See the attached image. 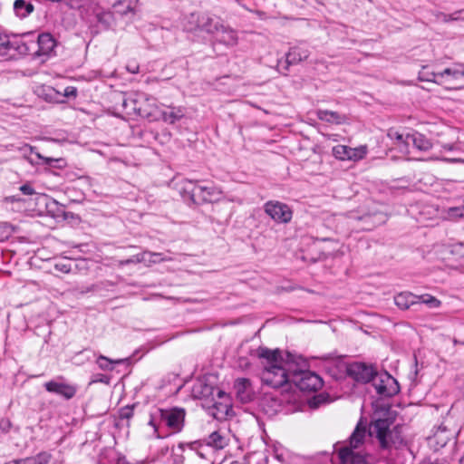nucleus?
I'll list each match as a JSON object with an SVG mask.
<instances>
[{"mask_svg": "<svg viewBox=\"0 0 464 464\" xmlns=\"http://www.w3.org/2000/svg\"><path fill=\"white\" fill-rule=\"evenodd\" d=\"M258 356L266 361L261 373V381L265 385L277 389L287 382H291V375H288L286 370L283 367L278 350L272 351L267 348H259Z\"/></svg>", "mask_w": 464, "mask_h": 464, "instance_id": "1", "label": "nucleus"}, {"mask_svg": "<svg viewBox=\"0 0 464 464\" xmlns=\"http://www.w3.org/2000/svg\"><path fill=\"white\" fill-rule=\"evenodd\" d=\"M393 424V418L386 411L383 417L373 418L369 427V435L374 437L382 450H389L392 447H398L403 443V438L399 426L391 428Z\"/></svg>", "mask_w": 464, "mask_h": 464, "instance_id": "2", "label": "nucleus"}, {"mask_svg": "<svg viewBox=\"0 0 464 464\" xmlns=\"http://www.w3.org/2000/svg\"><path fill=\"white\" fill-rule=\"evenodd\" d=\"M180 193L184 199H189L193 203L211 202L218 200L222 191L216 186H197L191 180L182 181Z\"/></svg>", "mask_w": 464, "mask_h": 464, "instance_id": "3", "label": "nucleus"}, {"mask_svg": "<svg viewBox=\"0 0 464 464\" xmlns=\"http://www.w3.org/2000/svg\"><path fill=\"white\" fill-rule=\"evenodd\" d=\"M185 411L180 408L172 409H157L150 414L149 425H150L155 432L158 430L157 422L165 424L168 428L174 432H179L182 430L184 425Z\"/></svg>", "mask_w": 464, "mask_h": 464, "instance_id": "4", "label": "nucleus"}, {"mask_svg": "<svg viewBox=\"0 0 464 464\" xmlns=\"http://www.w3.org/2000/svg\"><path fill=\"white\" fill-rule=\"evenodd\" d=\"M291 382L303 392H316L323 386L322 378L310 371H300L292 373Z\"/></svg>", "mask_w": 464, "mask_h": 464, "instance_id": "5", "label": "nucleus"}, {"mask_svg": "<svg viewBox=\"0 0 464 464\" xmlns=\"http://www.w3.org/2000/svg\"><path fill=\"white\" fill-rule=\"evenodd\" d=\"M372 382L377 393L382 397H392L400 392L397 380L387 372H377Z\"/></svg>", "mask_w": 464, "mask_h": 464, "instance_id": "6", "label": "nucleus"}, {"mask_svg": "<svg viewBox=\"0 0 464 464\" xmlns=\"http://www.w3.org/2000/svg\"><path fill=\"white\" fill-rule=\"evenodd\" d=\"M264 211L276 223L287 224L293 217L291 208L277 200L267 201L264 205Z\"/></svg>", "mask_w": 464, "mask_h": 464, "instance_id": "7", "label": "nucleus"}, {"mask_svg": "<svg viewBox=\"0 0 464 464\" xmlns=\"http://www.w3.org/2000/svg\"><path fill=\"white\" fill-rule=\"evenodd\" d=\"M457 431L450 429L446 421L442 422L429 437V444L435 451L444 448L450 441L454 440Z\"/></svg>", "mask_w": 464, "mask_h": 464, "instance_id": "8", "label": "nucleus"}, {"mask_svg": "<svg viewBox=\"0 0 464 464\" xmlns=\"http://www.w3.org/2000/svg\"><path fill=\"white\" fill-rule=\"evenodd\" d=\"M44 387L48 392L59 395L65 400L72 399L77 392V386L64 382L62 376L46 382Z\"/></svg>", "mask_w": 464, "mask_h": 464, "instance_id": "9", "label": "nucleus"}, {"mask_svg": "<svg viewBox=\"0 0 464 464\" xmlns=\"http://www.w3.org/2000/svg\"><path fill=\"white\" fill-rule=\"evenodd\" d=\"M347 373L354 381L367 383L372 381L377 371L364 362H353L348 365Z\"/></svg>", "mask_w": 464, "mask_h": 464, "instance_id": "10", "label": "nucleus"}, {"mask_svg": "<svg viewBox=\"0 0 464 464\" xmlns=\"http://www.w3.org/2000/svg\"><path fill=\"white\" fill-rule=\"evenodd\" d=\"M310 52L307 48L302 46H294L289 49V51L285 54V60L278 61L277 67L284 74H286V72L289 69V66L292 64H297L298 63L308 58Z\"/></svg>", "mask_w": 464, "mask_h": 464, "instance_id": "11", "label": "nucleus"}, {"mask_svg": "<svg viewBox=\"0 0 464 464\" xmlns=\"http://www.w3.org/2000/svg\"><path fill=\"white\" fill-rule=\"evenodd\" d=\"M30 46L21 39L10 40L9 36L0 30V54L7 55L11 51H16L19 54L25 55L30 51Z\"/></svg>", "mask_w": 464, "mask_h": 464, "instance_id": "12", "label": "nucleus"}, {"mask_svg": "<svg viewBox=\"0 0 464 464\" xmlns=\"http://www.w3.org/2000/svg\"><path fill=\"white\" fill-rule=\"evenodd\" d=\"M30 46V51L27 54L34 51L38 56L49 54L55 46V41L51 34L44 33L38 35L37 42L31 41L26 43Z\"/></svg>", "mask_w": 464, "mask_h": 464, "instance_id": "13", "label": "nucleus"}, {"mask_svg": "<svg viewBox=\"0 0 464 464\" xmlns=\"http://www.w3.org/2000/svg\"><path fill=\"white\" fill-rule=\"evenodd\" d=\"M234 390L237 399L242 403H247L254 400L255 392L249 379L237 378L234 382Z\"/></svg>", "mask_w": 464, "mask_h": 464, "instance_id": "14", "label": "nucleus"}, {"mask_svg": "<svg viewBox=\"0 0 464 464\" xmlns=\"http://www.w3.org/2000/svg\"><path fill=\"white\" fill-rule=\"evenodd\" d=\"M223 22L220 18L211 16L208 14H203L198 16L197 27L206 32L208 34L215 36L220 28H222Z\"/></svg>", "mask_w": 464, "mask_h": 464, "instance_id": "15", "label": "nucleus"}, {"mask_svg": "<svg viewBox=\"0 0 464 464\" xmlns=\"http://www.w3.org/2000/svg\"><path fill=\"white\" fill-rule=\"evenodd\" d=\"M462 74V65L446 68L439 72L437 84L443 85L448 89H455L456 87L452 86L451 83L461 79Z\"/></svg>", "mask_w": 464, "mask_h": 464, "instance_id": "16", "label": "nucleus"}, {"mask_svg": "<svg viewBox=\"0 0 464 464\" xmlns=\"http://www.w3.org/2000/svg\"><path fill=\"white\" fill-rule=\"evenodd\" d=\"M168 258L164 257L161 253L144 251L142 253L134 255L129 259L121 261V265H129V264H138L143 263L147 266H150L151 264H156L162 261H167Z\"/></svg>", "mask_w": 464, "mask_h": 464, "instance_id": "17", "label": "nucleus"}, {"mask_svg": "<svg viewBox=\"0 0 464 464\" xmlns=\"http://www.w3.org/2000/svg\"><path fill=\"white\" fill-rule=\"evenodd\" d=\"M215 40L228 47H233L237 44L238 36L236 30L230 26L222 24V28L214 36Z\"/></svg>", "mask_w": 464, "mask_h": 464, "instance_id": "18", "label": "nucleus"}, {"mask_svg": "<svg viewBox=\"0 0 464 464\" xmlns=\"http://www.w3.org/2000/svg\"><path fill=\"white\" fill-rule=\"evenodd\" d=\"M338 456L343 464H368L364 456L355 453L348 447L341 448L338 451Z\"/></svg>", "mask_w": 464, "mask_h": 464, "instance_id": "19", "label": "nucleus"}, {"mask_svg": "<svg viewBox=\"0 0 464 464\" xmlns=\"http://www.w3.org/2000/svg\"><path fill=\"white\" fill-rule=\"evenodd\" d=\"M52 458L50 452L41 451L35 456L13 459L5 464H49Z\"/></svg>", "mask_w": 464, "mask_h": 464, "instance_id": "20", "label": "nucleus"}, {"mask_svg": "<svg viewBox=\"0 0 464 464\" xmlns=\"http://www.w3.org/2000/svg\"><path fill=\"white\" fill-rule=\"evenodd\" d=\"M169 111H162L160 115L163 121L174 124L185 117L186 109L182 106H169Z\"/></svg>", "mask_w": 464, "mask_h": 464, "instance_id": "21", "label": "nucleus"}, {"mask_svg": "<svg viewBox=\"0 0 464 464\" xmlns=\"http://www.w3.org/2000/svg\"><path fill=\"white\" fill-rule=\"evenodd\" d=\"M410 144L420 151H427L432 146L431 142L420 132L408 133V147Z\"/></svg>", "mask_w": 464, "mask_h": 464, "instance_id": "22", "label": "nucleus"}, {"mask_svg": "<svg viewBox=\"0 0 464 464\" xmlns=\"http://www.w3.org/2000/svg\"><path fill=\"white\" fill-rule=\"evenodd\" d=\"M316 116L319 120L329 123L341 124L346 121L345 115L327 110L316 111Z\"/></svg>", "mask_w": 464, "mask_h": 464, "instance_id": "23", "label": "nucleus"}, {"mask_svg": "<svg viewBox=\"0 0 464 464\" xmlns=\"http://www.w3.org/2000/svg\"><path fill=\"white\" fill-rule=\"evenodd\" d=\"M387 137L396 141V145L400 148L401 152L409 153L408 151V133L403 134L399 130L392 128L387 131Z\"/></svg>", "mask_w": 464, "mask_h": 464, "instance_id": "24", "label": "nucleus"}, {"mask_svg": "<svg viewBox=\"0 0 464 464\" xmlns=\"http://www.w3.org/2000/svg\"><path fill=\"white\" fill-rule=\"evenodd\" d=\"M365 435L366 427L359 423L350 437L349 448L352 449L353 450L358 449L363 443Z\"/></svg>", "mask_w": 464, "mask_h": 464, "instance_id": "25", "label": "nucleus"}, {"mask_svg": "<svg viewBox=\"0 0 464 464\" xmlns=\"http://www.w3.org/2000/svg\"><path fill=\"white\" fill-rule=\"evenodd\" d=\"M416 299V295L411 293L404 292L395 295L394 303L399 308L406 310L410 308L411 305L417 303Z\"/></svg>", "mask_w": 464, "mask_h": 464, "instance_id": "26", "label": "nucleus"}, {"mask_svg": "<svg viewBox=\"0 0 464 464\" xmlns=\"http://www.w3.org/2000/svg\"><path fill=\"white\" fill-rule=\"evenodd\" d=\"M34 10V6L31 2L25 0H15L14 3V11L15 14L21 18L27 17Z\"/></svg>", "mask_w": 464, "mask_h": 464, "instance_id": "27", "label": "nucleus"}, {"mask_svg": "<svg viewBox=\"0 0 464 464\" xmlns=\"http://www.w3.org/2000/svg\"><path fill=\"white\" fill-rule=\"evenodd\" d=\"M206 443L216 450H221L227 445V439L220 431H214L206 439Z\"/></svg>", "mask_w": 464, "mask_h": 464, "instance_id": "28", "label": "nucleus"}, {"mask_svg": "<svg viewBox=\"0 0 464 464\" xmlns=\"http://www.w3.org/2000/svg\"><path fill=\"white\" fill-rule=\"evenodd\" d=\"M123 362V359L112 360L103 355L98 356L96 360L99 368L103 371H112L115 364H121Z\"/></svg>", "mask_w": 464, "mask_h": 464, "instance_id": "29", "label": "nucleus"}, {"mask_svg": "<svg viewBox=\"0 0 464 464\" xmlns=\"http://www.w3.org/2000/svg\"><path fill=\"white\" fill-rule=\"evenodd\" d=\"M35 156L42 160L43 163L56 169H63L66 166V162L63 158H49L44 157L39 152H34Z\"/></svg>", "mask_w": 464, "mask_h": 464, "instance_id": "30", "label": "nucleus"}, {"mask_svg": "<svg viewBox=\"0 0 464 464\" xmlns=\"http://www.w3.org/2000/svg\"><path fill=\"white\" fill-rule=\"evenodd\" d=\"M113 8L116 13L122 15L128 14L133 12V1L132 0H118L114 5Z\"/></svg>", "mask_w": 464, "mask_h": 464, "instance_id": "31", "label": "nucleus"}, {"mask_svg": "<svg viewBox=\"0 0 464 464\" xmlns=\"http://www.w3.org/2000/svg\"><path fill=\"white\" fill-rule=\"evenodd\" d=\"M464 11H456L450 14H447L442 12H432V14L434 15L436 21H440L443 23H448L450 21H457L461 19V14Z\"/></svg>", "mask_w": 464, "mask_h": 464, "instance_id": "32", "label": "nucleus"}, {"mask_svg": "<svg viewBox=\"0 0 464 464\" xmlns=\"http://www.w3.org/2000/svg\"><path fill=\"white\" fill-rule=\"evenodd\" d=\"M97 21L103 25L105 29L110 28L114 24L113 14L110 11H102L96 14Z\"/></svg>", "mask_w": 464, "mask_h": 464, "instance_id": "33", "label": "nucleus"}, {"mask_svg": "<svg viewBox=\"0 0 464 464\" xmlns=\"http://www.w3.org/2000/svg\"><path fill=\"white\" fill-rule=\"evenodd\" d=\"M438 76L439 72L431 71L429 66H423L419 72V79L422 82H432L437 83Z\"/></svg>", "mask_w": 464, "mask_h": 464, "instance_id": "34", "label": "nucleus"}, {"mask_svg": "<svg viewBox=\"0 0 464 464\" xmlns=\"http://www.w3.org/2000/svg\"><path fill=\"white\" fill-rule=\"evenodd\" d=\"M350 147L345 145H336L333 148V155L341 160H350Z\"/></svg>", "mask_w": 464, "mask_h": 464, "instance_id": "35", "label": "nucleus"}, {"mask_svg": "<svg viewBox=\"0 0 464 464\" xmlns=\"http://www.w3.org/2000/svg\"><path fill=\"white\" fill-rule=\"evenodd\" d=\"M367 146L362 145L356 148L350 147V160L357 161L363 159L367 154Z\"/></svg>", "mask_w": 464, "mask_h": 464, "instance_id": "36", "label": "nucleus"}, {"mask_svg": "<svg viewBox=\"0 0 464 464\" xmlns=\"http://www.w3.org/2000/svg\"><path fill=\"white\" fill-rule=\"evenodd\" d=\"M447 215L449 218H459L464 217V206L459 207H452L450 208L447 211Z\"/></svg>", "mask_w": 464, "mask_h": 464, "instance_id": "37", "label": "nucleus"}, {"mask_svg": "<svg viewBox=\"0 0 464 464\" xmlns=\"http://www.w3.org/2000/svg\"><path fill=\"white\" fill-rule=\"evenodd\" d=\"M417 299H420V303L427 304L431 307H438L440 304V302L437 298L428 295L417 296Z\"/></svg>", "mask_w": 464, "mask_h": 464, "instance_id": "38", "label": "nucleus"}, {"mask_svg": "<svg viewBox=\"0 0 464 464\" xmlns=\"http://www.w3.org/2000/svg\"><path fill=\"white\" fill-rule=\"evenodd\" d=\"M122 106L124 109H129L130 111H132L134 112L140 113V109L136 106V100L133 98H126L122 101Z\"/></svg>", "mask_w": 464, "mask_h": 464, "instance_id": "39", "label": "nucleus"}, {"mask_svg": "<svg viewBox=\"0 0 464 464\" xmlns=\"http://www.w3.org/2000/svg\"><path fill=\"white\" fill-rule=\"evenodd\" d=\"M1 239L7 238L13 233V227L8 223L0 224Z\"/></svg>", "mask_w": 464, "mask_h": 464, "instance_id": "40", "label": "nucleus"}, {"mask_svg": "<svg viewBox=\"0 0 464 464\" xmlns=\"http://www.w3.org/2000/svg\"><path fill=\"white\" fill-rule=\"evenodd\" d=\"M419 464H449L445 459H431L427 458L421 460Z\"/></svg>", "mask_w": 464, "mask_h": 464, "instance_id": "41", "label": "nucleus"}, {"mask_svg": "<svg viewBox=\"0 0 464 464\" xmlns=\"http://www.w3.org/2000/svg\"><path fill=\"white\" fill-rule=\"evenodd\" d=\"M19 189L24 195H27V196H31L35 193L34 188L28 183L22 185L19 188Z\"/></svg>", "mask_w": 464, "mask_h": 464, "instance_id": "42", "label": "nucleus"}, {"mask_svg": "<svg viewBox=\"0 0 464 464\" xmlns=\"http://www.w3.org/2000/svg\"><path fill=\"white\" fill-rule=\"evenodd\" d=\"M12 427V423L10 421V420L8 419H1L0 420V430L5 432V433H7L10 429Z\"/></svg>", "mask_w": 464, "mask_h": 464, "instance_id": "43", "label": "nucleus"}, {"mask_svg": "<svg viewBox=\"0 0 464 464\" xmlns=\"http://www.w3.org/2000/svg\"><path fill=\"white\" fill-rule=\"evenodd\" d=\"M250 363L246 358H239L238 359V367L242 370H246L249 367Z\"/></svg>", "mask_w": 464, "mask_h": 464, "instance_id": "44", "label": "nucleus"}, {"mask_svg": "<svg viewBox=\"0 0 464 464\" xmlns=\"http://www.w3.org/2000/svg\"><path fill=\"white\" fill-rule=\"evenodd\" d=\"M201 447V443L199 441H193L189 444V448L193 450H196L198 451V454L201 457V458H204V455L203 453L199 452L198 451V448Z\"/></svg>", "mask_w": 464, "mask_h": 464, "instance_id": "45", "label": "nucleus"}, {"mask_svg": "<svg viewBox=\"0 0 464 464\" xmlns=\"http://www.w3.org/2000/svg\"><path fill=\"white\" fill-rule=\"evenodd\" d=\"M55 268L63 273H69L71 270L70 266L65 265V264H56Z\"/></svg>", "mask_w": 464, "mask_h": 464, "instance_id": "46", "label": "nucleus"}, {"mask_svg": "<svg viewBox=\"0 0 464 464\" xmlns=\"http://www.w3.org/2000/svg\"><path fill=\"white\" fill-rule=\"evenodd\" d=\"M64 95H65L66 97H70V96H73V97H75V96L77 95V90H76V88L72 87V86H71V87H67V88L65 89Z\"/></svg>", "mask_w": 464, "mask_h": 464, "instance_id": "47", "label": "nucleus"}, {"mask_svg": "<svg viewBox=\"0 0 464 464\" xmlns=\"http://www.w3.org/2000/svg\"><path fill=\"white\" fill-rule=\"evenodd\" d=\"M213 393V389L210 386L205 385L201 392L202 396L207 397Z\"/></svg>", "mask_w": 464, "mask_h": 464, "instance_id": "48", "label": "nucleus"}, {"mask_svg": "<svg viewBox=\"0 0 464 464\" xmlns=\"http://www.w3.org/2000/svg\"><path fill=\"white\" fill-rule=\"evenodd\" d=\"M127 70L130 72L131 73H138L139 72V65L137 64H128Z\"/></svg>", "mask_w": 464, "mask_h": 464, "instance_id": "49", "label": "nucleus"}, {"mask_svg": "<svg viewBox=\"0 0 464 464\" xmlns=\"http://www.w3.org/2000/svg\"><path fill=\"white\" fill-rule=\"evenodd\" d=\"M132 415V411L130 409H126L121 412V416L123 418H130Z\"/></svg>", "mask_w": 464, "mask_h": 464, "instance_id": "50", "label": "nucleus"}, {"mask_svg": "<svg viewBox=\"0 0 464 464\" xmlns=\"http://www.w3.org/2000/svg\"><path fill=\"white\" fill-rule=\"evenodd\" d=\"M321 397H322V395H319V396H317V397H314V400H313V401L311 402V404H312L313 406H315V407H316V406H318V404L321 402Z\"/></svg>", "mask_w": 464, "mask_h": 464, "instance_id": "51", "label": "nucleus"}, {"mask_svg": "<svg viewBox=\"0 0 464 464\" xmlns=\"http://www.w3.org/2000/svg\"><path fill=\"white\" fill-rule=\"evenodd\" d=\"M219 407L222 408V410H224L225 413H227V411H228L227 405H223L220 403Z\"/></svg>", "mask_w": 464, "mask_h": 464, "instance_id": "52", "label": "nucleus"}, {"mask_svg": "<svg viewBox=\"0 0 464 464\" xmlns=\"http://www.w3.org/2000/svg\"><path fill=\"white\" fill-rule=\"evenodd\" d=\"M116 464H129L124 459H120Z\"/></svg>", "mask_w": 464, "mask_h": 464, "instance_id": "53", "label": "nucleus"}, {"mask_svg": "<svg viewBox=\"0 0 464 464\" xmlns=\"http://www.w3.org/2000/svg\"><path fill=\"white\" fill-rule=\"evenodd\" d=\"M224 395H225V392H222V391H220V390H218V396L219 398L223 397Z\"/></svg>", "mask_w": 464, "mask_h": 464, "instance_id": "54", "label": "nucleus"}, {"mask_svg": "<svg viewBox=\"0 0 464 464\" xmlns=\"http://www.w3.org/2000/svg\"><path fill=\"white\" fill-rule=\"evenodd\" d=\"M462 72H463L462 78H464V65H462Z\"/></svg>", "mask_w": 464, "mask_h": 464, "instance_id": "55", "label": "nucleus"}, {"mask_svg": "<svg viewBox=\"0 0 464 464\" xmlns=\"http://www.w3.org/2000/svg\"><path fill=\"white\" fill-rule=\"evenodd\" d=\"M450 160V161H457V160H456V159H453V160Z\"/></svg>", "mask_w": 464, "mask_h": 464, "instance_id": "56", "label": "nucleus"}, {"mask_svg": "<svg viewBox=\"0 0 464 464\" xmlns=\"http://www.w3.org/2000/svg\"><path fill=\"white\" fill-rule=\"evenodd\" d=\"M461 11H464V9H462ZM464 14V12L462 13V14Z\"/></svg>", "mask_w": 464, "mask_h": 464, "instance_id": "57", "label": "nucleus"}]
</instances>
